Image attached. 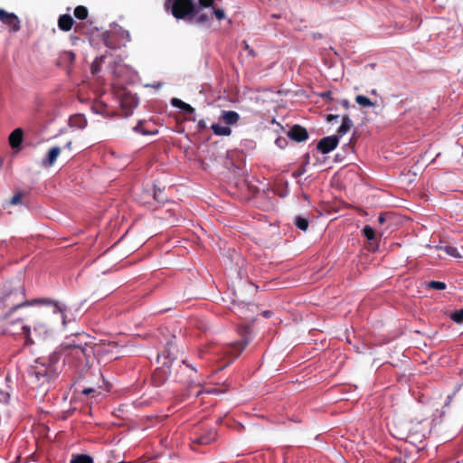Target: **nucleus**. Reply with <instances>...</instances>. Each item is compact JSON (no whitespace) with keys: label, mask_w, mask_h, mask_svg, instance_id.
I'll return each mask as SVG.
<instances>
[{"label":"nucleus","mask_w":463,"mask_h":463,"mask_svg":"<svg viewBox=\"0 0 463 463\" xmlns=\"http://www.w3.org/2000/svg\"><path fill=\"white\" fill-rule=\"evenodd\" d=\"M272 315V312L271 311H269V310H266L262 313V316L266 318H269Z\"/></svg>","instance_id":"nucleus-48"},{"label":"nucleus","mask_w":463,"mask_h":463,"mask_svg":"<svg viewBox=\"0 0 463 463\" xmlns=\"http://www.w3.org/2000/svg\"><path fill=\"white\" fill-rule=\"evenodd\" d=\"M355 101L362 107H373L374 103L367 97L364 95H357L355 97Z\"/></svg>","instance_id":"nucleus-27"},{"label":"nucleus","mask_w":463,"mask_h":463,"mask_svg":"<svg viewBox=\"0 0 463 463\" xmlns=\"http://www.w3.org/2000/svg\"><path fill=\"white\" fill-rule=\"evenodd\" d=\"M133 106H137V102L136 100H132Z\"/></svg>","instance_id":"nucleus-52"},{"label":"nucleus","mask_w":463,"mask_h":463,"mask_svg":"<svg viewBox=\"0 0 463 463\" xmlns=\"http://www.w3.org/2000/svg\"><path fill=\"white\" fill-rule=\"evenodd\" d=\"M167 379V372L165 368H158L156 369L153 375L152 380L156 386L162 385Z\"/></svg>","instance_id":"nucleus-17"},{"label":"nucleus","mask_w":463,"mask_h":463,"mask_svg":"<svg viewBox=\"0 0 463 463\" xmlns=\"http://www.w3.org/2000/svg\"><path fill=\"white\" fill-rule=\"evenodd\" d=\"M211 129L213 134L218 137H228L232 134V129L227 125L221 126L220 124H213Z\"/></svg>","instance_id":"nucleus-19"},{"label":"nucleus","mask_w":463,"mask_h":463,"mask_svg":"<svg viewBox=\"0 0 463 463\" xmlns=\"http://www.w3.org/2000/svg\"><path fill=\"white\" fill-rule=\"evenodd\" d=\"M95 392L96 390L94 388H84L81 392L84 395H90Z\"/></svg>","instance_id":"nucleus-42"},{"label":"nucleus","mask_w":463,"mask_h":463,"mask_svg":"<svg viewBox=\"0 0 463 463\" xmlns=\"http://www.w3.org/2000/svg\"><path fill=\"white\" fill-rule=\"evenodd\" d=\"M450 318L458 324H462L463 323V308L453 311L450 314Z\"/></svg>","instance_id":"nucleus-30"},{"label":"nucleus","mask_w":463,"mask_h":463,"mask_svg":"<svg viewBox=\"0 0 463 463\" xmlns=\"http://www.w3.org/2000/svg\"><path fill=\"white\" fill-rule=\"evenodd\" d=\"M89 11L87 7L83 5H78L74 9V16L79 20H84L88 17Z\"/></svg>","instance_id":"nucleus-24"},{"label":"nucleus","mask_w":463,"mask_h":463,"mask_svg":"<svg viewBox=\"0 0 463 463\" xmlns=\"http://www.w3.org/2000/svg\"><path fill=\"white\" fill-rule=\"evenodd\" d=\"M176 345L173 342H168L165 347V350L157 355V358L160 359L164 357L165 360L163 362V365L169 368L171 366L172 362L176 358Z\"/></svg>","instance_id":"nucleus-9"},{"label":"nucleus","mask_w":463,"mask_h":463,"mask_svg":"<svg viewBox=\"0 0 463 463\" xmlns=\"http://www.w3.org/2000/svg\"><path fill=\"white\" fill-rule=\"evenodd\" d=\"M362 232L368 241H373L375 239V232L373 228L369 225H365L363 228Z\"/></svg>","instance_id":"nucleus-29"},{"label":"nucleus","mask_w":463,"mask_h":463,"mask_svg":"<svg viewBox=\"0 0 463 463\" xmlns=\"http://www.w3.org/2000/svg\"><path fill=\"white\" fill-rule=\"evenodd\" d=\"M61 152V148L59 146H53V147L50 148L47 153L46 157L43 159L42 165L45 167L52 166L55 163V161H56L57 157L60 156Z\"/></svg>","instance_id":"nucleus-14"},{"label":"nucleus","mask_w":463,"mask_h":463,"mask_svg":"<svg viewBox=\"0 0 463 463\" xmlns=\"http://www.w3.org/2000/svg\"><path fill=\"white\" fill-rule=\"evenodd\" d=\"M9 398H10L9 391L0 387V403L8 402Z\"/></svg>","instance_id":"nucleus-35"},{"label":"nucleus","mask_w":463,"mask_h":463,"mask_svg":"<svg viewBox=\"0 0 463 463\" xmlns=\"http://www.w3.org/2000/svg\"><path fill=\"white\" fill-rule=\"evenodd\" d=\"M212 14L215 15V17L218 21H221L225 18V14L222 9L213 7Z\"/></svg>","instance_id":"nucleus-36"},{"label":"nucleus","mask_w":463,"mask_h":463,"mask_svg":"<svg viewBox=\"0 0 463 463\" xmlns=\"http://www.w3.org/2000/svg\"><path fill=\"white\" fill-rule=\"evenodd\" d=\"M212 392H213L212 390H206L207 393H211Z\"/></svg>","instance_id":"nucleus-53"},{"label":"nucleus","mask_w":463,"mask_h":463,"mask_svg":"<svg viewBox=\"0 0 463 463\" xmlns=\"http://www.w3.org/2000/svg\"><path fill=\"white\" fill-rule=\"evenodd\" d=\"M241 117L239 113L233 110H222L219 119L225 123L228 127L236 125Z\"/></svg>","instance_id":"nucleus-12"},{"label":"nucleus","mask_w":463,"mask_h":463,"mask_svg":"<svg viewBox=\"0 0 463 463\" xmlns=\"http://www.w3.org/2000/svg\"><path fill=\"white\" fill-rule=\"evenodd\" d=\"M189 120L195 122L196 121V118L195 117H192V118H189Z\"/></svg>","instance_id":"nucleus-50"},{"label":"nucleus","mask_w":463,"mask_h":463,"mask_svg":"<svg viewBox=\"0 0 463 463\" xmlns=\"http://www.w3.org/2000/svg\"><path fill=\"white\" fill-rule=\"evenodd\" d=\"M71 463H94L93 458L86 454H78L73 456Z\"/></svg>","instance_id":"nucleus-21"},{"label":"nucleus","mask_w":463,"mask_h":463,"mask_svg":"<svg viewBox=\"0 0 463 463\" xmlns=\"http://www.w3.org/2000/svg\"><path fill=\"white\" fill-rule=\"evenodd\" d=\"M165 7L176 19H184L198 14V9L193 0H165Z\"/></svg>","instance_id":"nucleus-4"},{"label":"nucleus","mask_w":463,"mask_h":463,"mask_svg":"<svg viewBox=\"0 0 463 463\" xmlns=\"http://www.w3.org/2000/svg\"><path fill=\"white\" fill-rule=\"evenodd\" d=\"M71 123L79 128H84L87 126V120L81 115H75L71 118Z\"/></svg>","instance_id":"nucleus-22"},{"label":"nucleus","mask_w":463,"mask_h":463,"mask_svg":"<svg viewBox=\"0 0 463 463\" xmlns=\"http://www.w3.org/2000/svg\"><path fill=\"white\" fill-rule=\"evenodd\" d=\"M24 132L22 128L14 129L9 136V144L12 148H19L23 142Z\"/></svg>","instance_id":"nucleus-15"},{"label":"nucleus","mask_w":463,"mask_h":463,"mask_svg":"<svg viewBox=\"0 0 463 463\" xmlns=\"http://www.w3.org/2000/svg\"><path fill=\"white\" fill-rule=\"evenodd\" d=\"M306 172V169L304 167H302L301 169H299L298 171L297 172H294L293 173V176L297 177V176H299L301 175L302 174H304Z\"/></svg>","instance_id":"nucleus-44"},{"label":"nucleus","mask_w":463,"mask_h":463,"mask_svg":"<svg viewBox=\"0 0 463 463\" xmlns=\"http://www.w3.org/2000/svg\"><path fill=\"white\" fill-rule=\"evenodd\" d=\"M339 144V137L336 135L325 137L319 140L317 149L323 154L333 151Z\"/></svg>","instance_id":"nucleus-7"},{"label":"nucleus","mask_w":463,"mask_h":463,"mask_svg":"<svg viewBox=\"0 0 463 463\" xmlns=\"http://www.w3.org/2000/svg\"><path fill=\"white\" fill-rule=\"evenodd\" d=\"M201 393H202V390L198 391V392L195 393V395H196V396H198V395H200Z\"/></svg>","instance_id":"nucleus-51"},{"label":"nucleus","mask_w":463,"mask_h":463,"mask_svg":"<svg viewBox=\"0 0 463 463\" xmlns=\"http://www.w3.org/2000/svg\"><path fill=\"white\" fill-rule=\"evenodd\" d=\"M83 28H84L83 24H81V23L77 24L75 25V29H74V30H75V33H81V31L83 30Z\"/></svg>","instance_id":"nucleus-43"},{"label":"nucleus","mask_w":463,"mask_h":463,"mask_svg":"<svg viewBox=\"0 0 463 463\" xmlns=\"http://www.w3.org/2000/svg\"><path fill=\"white\" fill-rule=\"evenodd\" d=\"M94 338L82 332L71 335L61 345V351L66 357H72L79 362H89L93 354Z\"/></svg>","instance_id":"nucleus-3"},{"label":"nucleus","mask_w":463,"mask_h":463,"mask_svg":"<svg viewBox=\"0 0 463 463\" xmlns=\"http://www.w3.org/2000/svg\"><path fill=\"white\" fill-rule=\"evenodd\" d=\"M37 304H53L55 313H63V309L57 303H53L49 299L34 298L28 300L25 295V288L23 285L5 286L0 294V319L7 321L5 332L12 335L16 334L9 327L16 323V321L11 320L14 312L22 307ZM19 321L20 319L17 320V322ZM17 334L25 338V343L27 345L34 343L30 326L24 325L22 326L21 332Z\"/></svg>","instance_id":"nucleus-1"},{"label":"nucleus","mask_w":463,"mask_h":463,"mask_svg":"<svg viewBox=\"0 0 463 463\" xmlns=\"http://www.w3.org/2000/svg\"><path fill=\"white\" fill-rule=\"evenodd\" d=\"M251 309H257V307L253 304H248L247 306L240 307L241 315L247 320H254V317L248 314V312L250 311Z\"/></svg>","instance_id":"nucleus-28"},{"label":"nucleus","mask_w":463,"mask_h":463,"mask_svg":"<svg viewBox=\"0 0 463 463\" xmlns=\"http://www.w3.org/2000/svg\"><path fill=\"white\" fill-rule=\"evenodd\" d=\"M341 105L345 108V109H349L350 107V104H349V101L347 99H344L341 101Z\"/></svg>","instance_id":"nucleus-47"},{"label":"nucleus","mask_w":463,"mask_h":463,"mask_svg":"<svg viewBox=\"0 0 463 463\" xmlns=\"http://www.w3.org/2000/svg\"><path fill=\"white\" fill-rule=\"evenodd\" d=\"M352 127H353V122L350 119L349 116L345 115L342 118L341 126L336 130V133H337L336 136H338V137H339L345 135L351 129Z\"/></svg>","instance_id":"nucleus-18"},{"label":"nucleus","mask_w":463,"mask_h":463,"mask_svg":"<svg viewBox=\"0 0 463 463\" xmlns=\"http://www.w3.org/2000/svg\"><path fill=\"white\" fill-rule=\"evenodd\" d=\"M51 330V326L42 320H37L33 323V334L38 339L47 336Z\"/></svg>","instance_id":"nucleus-13"},{"label":"nucleus","mask_w":463,"mask_h":463,"mask_svg":"<svg viewBox=\"0 0 463 463\" xmlns=\"http://www.w3.org/2000/svg\"><path fill=\"white\" fill-rule=\"evenodd\" d=\"M182 110L188 114H194L195 111L194 109L188 103H185Z\"/></svg>","instance_id":"nucleus-39"},{"label":"nucleus","mask_w":463,"mask_h":463,"mask_svg":"<svg viewBox=\"0 0 463 463\" xmlns=\"http://www.w3.org/2000/svg\"><path fill=\"white\" fill-rule=\"evenodd\" d=\"M386 221V215L384 213L380 214L378 217V222L383 224Z\"/></svg>","instance_id":"nucleus-45"},{"label":"nucleus","mask_w":463,"mask_h":463,"mask_svg":"<svg viewBox=\"0 0 463 463\" xmlns=\"http://www.w3.org/2000/svg\"><path fill=\"white\" fill-rule=\"evenodd\" d=\"M25 193L23 191L16 192L14 196L8 201L7 204L9 206L22 204V200L25 196Z\"/></svg>","instance_id":"nucleus-20"},{"label":"nucleus","mask_w":463,"mask_h":463,"mask_svg":"<svg viewBox=\"0 0 463 463\" xmlns=\"http://www.w3.org/2000/svg\"><path fill=\"white\" fill-rule=\"evenodd\" d=\"M102 40L104 44L109 49L116 50L125 46V43H122L118 37V33H116V32L103 33Z\"/></svg>","instance_id":"nucleus-10"},{"label":"nucleus","mask_w":463,"mask_h":463,"mask_svg":"<svg viewBox=\"0 0 463 463\" xmlns=\"http://www.w3.org/2000/svg\"><path fill=\"white\" fill-rule=\"evenodd\" d=\"M215 0H198V5L196 8L198 9V13L203 8L213 7Z\"/></svg>","instance_id":"nucleus-32"},{"label":"nucleus","mask_w":463,"mask_h":463,"mask_svg":"<svg viewBox=\"0 0 463 463\" xmlns=\"http://www.w3.org/2000/svg\"><path fill=\"white\" fill-rule=\"evenodd\" d=\"M116 33H118L119 39L122 41V43H125V44L130 42V34L128 31L119 29L118 31H116Z\"/></svg>","instance_id":"nucleus-33"},{"label":"nucleus","mask_w":463,"mask_h":463,"mask_svg":"<svg viewBox=\"0 0 463 463\" xmlns=\"http://www.w3.org/2000/svg\"><path fill=\"white\" fill-rule=\"evenodd\" d=\"M74 24V20L70 14H61L58 19V26L61 31L69 32Z\"/></svg>","instance_id":"nucleus-16"},{"label":"nucleus","mask_w":463,"mask_h":463,"mask_svg":"<svg viewBox=\"0 0 463 463\" xmlns=\"http://www.w3.org/2000/svg\"><path fill=\"white\" fill-rule=\"evenodd\" d=\"M193 17H194V19L196 24H205V23H208L211 19V16L208 14H205V13L200 14V12L198 14H196L195 15H191L189 17V19L192 20Z\"/></svg>","instance_id":"nucleus-25"},{"label":"nucleus","mask_w":463,"mask_h":463,"mask_svg":"<svg viewBox=\"0 0 463 463\" xmlns=\"http://www.w3.org/2000/svg\"><path fill=\"white\" fill-rule=\"evenodd\" d=\"M0 21L10 27V31L18 32L21 28L20 20L14 13H7L0 9Z\"/></svg>","instance_id":"nucleus-8"},{"label":"nucleus","mask_w":463,"mask_h":463,"mask_svg":"<svg viewBox=\"0 0 463 463\" xmlns=\"http://www.w3.org/2000/svg\"><path fill=\"white\" fill-rule=\"evenodd\" d=\"M27 373L32 387L45 394L53 387L58 378V358L53 355L48 359H36L33 364L29 366Z\"/></svg>","instance_id":"nucleus-2"},{"label":"nucleus","mask_w":463,"mask_h":463,"mask_svg":"<svg viewBox=\"0 0 463 463\" xmlns=\"http://www.w3.org/2000/svg\"><path fill=\"white\" fill-rule=\"evenodd\" d=\"M134 130L137 131V132L142 133L144 135L148 133V132L145 131L142 128V124L141 123H138L136 127H134Z\"/></svg>","instance_id":"nucleus-41"},{"label":"nucleus","mask_w":463,"mask_h":463,"mask_svg":"<svg viewBox=\"0 0 463 463\" xmlns=\"http://www.w3.org/2000/svg\"><path fill=\"white\" fill-rule=\"evenodd\" d=\"M288 136L290 139L297 142H303L308 138V133L307 129L300 125H294L288 130Z\"/></svg>","instance_id":"nucleus-11"},{"label":"nucleus","mask_w":463,"mask_h":463,"mask_svg":"<svg viewBox=\"0 0 463 463\" xmlns=\"http://www.w3.org/2000/svg\"><path fill=\"white\" fill-rule=\"evenodd\" d=\"M196 128L199 133L204 131L207 128L206 122L203 119L199 120Z\"/></svg>","instance_id":"nucleus-38"},{"label":"nucleus","mask_w":463,"mask_h":463,"mask_svg":"<svg viewBox=\"0 0 463 463\" xmlns=\"http://www.w3.org/2000/svg\"><path fill=\"white\" fill-rule=\"evenodd\" d=\"M171 104L175 107V108H178L180 109H182L184 108V106L185 105V102L177 99V98H173L172 100H171Z\"/></svg>","instance_id":"nucleus-37"},{"label":"nucleus","mask_w":463,"mask_h":463,"mask_svg":"<svg viewBox=\"0 0 463 463\" xmlns=\"http://www.w3.org/2000/svg\"><path fill=\"white\" fill-rule=\"evenodd\" d=\"M294 224L301 231L306 232L308 228L309 222L307 218L297 216L294 220Z\"/></svg>","instance_id":"nucleus-23"},{"label":"nucleus","mask_w":463,"mask_h":463,"mask_svg":"<svg viewBox=\"0 0 463 463\" xmlns=\"http://www.w3.org/2000/svg\"><path fill=\"white\" fill-rule=\"evenodd\" d=\"M331 95H332V92H331L330 90L326 91V92H323V93H321V94H320V96H321L324 99H326V100H329V101H331V100H332Z\"/></svg>","instance_id":"nucleus-40"},{"label":"nucleus","mask_w":463,"mask_h":463,"mask_svg":"<svg viewBox=\"0 0 463 463\" xmlns=\"http://www.w3.org/2000/svg\"><path fill=\"white\" fill-rule=\"evenodd\" d=\"M308 157H309V155H307V160H308ZM307 163V161H306V164Z\"/></svg>","instance_id":"nucleus-54"},{"label":"nucleus","mask_w":463,"mask_h":463,"mask_svg":"<svg viewBox=\"0 0 463 463\" xmlns=\"http://www.w3.org/2000/svg\"><path fill=\"white\" fill-rule=\"evenodd\" d=\"M105 59V56L102 55L99 58H96L95 61L91 64V72L93 74H96L100 70V65L103 62V60Z\"/></svg>","instance_id":"nucleus-31"},{"label":"nucleus","mask_w":463,"mask_h":463,"mask_svg":"<svg viewBox=\"0 0 463 463\" xmlns=\"http://www.w3.org/2000/svg\"><path fill=\"white\" fill-rule=\"evenodd\" d=\"M440 250H442L443 251H445L448 255H449L451 257H454L457 259L462 258V256L459 254L458 249L454 246L446 245L444 247H440Z\"/></svg>","instance_id":"nucleus-26"},{"label":"nucleus","mask_w":463,"mask_h":463,"mask_svg":"<svg viewBox=\"0 0 463 463\" xmlns=\"http://www.w3.org/2000/svg\"><path fill=\"white\" fill-rule=\"evenodd\" d=\"M250 332L251 327L250 326H241L239 329V333L242 338L241 341L235 342L225 347L224 355L227 359L230 360V362H232L235 359H237L242 353V351L246 348V346L249 345V343L250 342V339L249 338V335L250 334Z\"/></svg>","instance_id":"nucleus-5"},{"label":"nucleus","mask_w":463,"mask_h":463,"mask_svg":"<svg viewBox=\"0 0 463 463\" xmlns=\"http://www.w3.org/2000/svg\"><path fill=\"white\" fill-rule=\"evenodd\" d=\"M71 146H72V142L71 141H68L65 145V148H67L68 150H71Z\"/></svg>","instance_id":"nucleus-49"},{"label":"nucleus","mask_w":463,"mask_h":463,"mask_svg":"<svg viewBox=\"0 0 463 463\" xmlns=\"http://www.w3.org/2000/svg\"><path fill=\"white\" fill-rule=\"evenodd\" d=\"M337 118H338L337 115L329 114V115L326 116V120L328 122H331L332 120H334V119H335Z\"/></svg>","instance_id":"nucleus-46"},{"label":"nucleus","mask_w":463,"mask_h":463,"mask_svg":"<svg viewBox=\"0 0 463 463\" xmlns=\"http://www.w3.org/2000/svg\"><path fill=\"white\" fill-rule=\"evenodd\" d=\"M217 432L213 428L201 429L192 433L190 441L192 449H195V445L205 446L216 440Z\"/></svg>","instance_id":"nucleus-6"},{"label":"nucleus","mask_w":463,"mask_h":463,"mask_svg":"<svg viewBox=\"0 0 463 463\" xmlns=\"http://www.w3.org/2000/svg\"><path fill=\"white\" fill-rule=\"evenodd\" d=\"M428 287L432 289L443 290L446 288V284L441 281L432 280L429 282Z\"/></svg>","instance_id":"nucleus-34"}]
</instances>
